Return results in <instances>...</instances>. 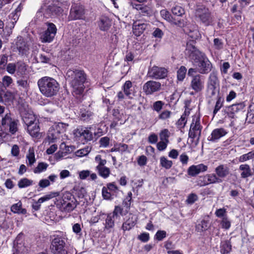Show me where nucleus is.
Wrapping results in <instances>:
<instances>
[{
  "instance_id": "nucleus-1",
  "label": "nucleus",
  "mask_w": 254,
  "mask_h": 254,
  "mask_svg": "<svg viewBox=\"0 0 254 254\" xmlns=\"http://www.w3.org/2000/svg\"><path fill=\"white\" fill-rule=\"evenodd\" d=\"M189 37L191 39L187 43L185 54L189 57L192 62L197 64H206L208 59L204 53L200 52L195 46L194 41L201 38V36L196 25H190L185 30Z\"/></svg>"
},
{
  "instance_id": "nucleus-2",
  "label": "nucleus",
  "mask_w": 254,
  "mask_h": 254,
  "mask_svg": "<svg viewBox=\"0 0 254 254\" xmlns=\"http://www.w3.org/2000/svg\"><path fill=\"white\" fill-rule=\"evenodd\" d=\"M66 76L72 87L73 96L80 99L85 89L84 84L87 82V74L83 70L73 68L67 70Z\"/></svg>"
},
{
  "instance_id": "nucleus-3",
  "label": "nucleus",
  "mask_w": 254,
  "mask_h": 254,
  "mask_svg": "<svg viewBox=\"0 0 254 254\" xmlns=\"http://www.w3.org/2000/svg\"><path fill=\"white\" fill-rule=\"evenodd\" d=\"M45 1L46 3L41 6L35 16V18L39 21H43L45 19L54 16L60 15L63 12V8L59 4L53 2L51 0H46Z\"/></svg>"
},
{
  "instance_id": "nucleus-4",
  "label": "nucleus",
  "mask_w": 254,
  "mask_h": 254,
  "mask_svg": "<svg viewBox=\"0 0 254 254\" xmlns=\"http://www.w3.org/2000/svg\"><path fill=\"white\" fill-rule=\"evenodd\" d=\"M50 249L53 254H70L67 251V238L65 233L59 232L50 236Z\"/></svg>"
},
{
  "instance_id": "nucleus-5",
  "label": "nucleus",
  "mask_w": 254,
  "mask_h": 254,
  "mask_svg": "<svg viewBox=\"0 0 254 254\" xmlns=\"http://www.w3.org/2000/svg\"><path fill=\"white\" fill-rule=\"evenodd\" d=\"M37 84L41 93L47 97L56 95L60 89V84L57 80L48 76L39 79Z\"/></svg>"
},
{
  "instance_id": "nucleus-6",
  "label": "nucleus",
  "mask_w": 254,
  "mask_h": 254,
  "mask_svg": "<svg viewBox=\"0 0 254 254\" xmlns=\"http://www.w3.org/2000/svg\"><path fill=\"white\" fill-rule=\"evenodd\" d=\"M55 204L61 211L70 212L76 208L77 201L72 194L65 192L62 198L55 202Z\"/></svg>"
},
{
  "instance_id": "nucleus-7",
  "label": "nucleus",
  "mask_w": 254,
  "mask_h": 254,
  "mask_svg": "<svg viewBox=\"0 0 254 254\" xmlns=\"http://www.w3.org/2000/svg\"><path fill=\"white\" fill-rule=\"evenodd\" d=\"M18 120L12 119L10 113L6 114L1 119V130L6 134L14 135L18 131Z\"/></svg>"
},
{
  "instance_id": "nucleus-8",
  "label": "nucleus",
  "mask_w": 254,
  "mask_h": 254,
  "mask_svg": "<svg viewBox=\"0 0 254 254\" xmlns=\"http://www.w3.org/2000/svg\"><path fill=\"white\" fill-rule=\"evenodd\" d=\"M91 127L79 126L73 131V134L76 138L83 141V143H87L93 139V135L91 131Z\"/></svg>"
},
{
  "instance_id": "nucleus-9",
  "label": "nucleus",
  "mask_w": 254,
  "mask_h": 254,
  "mask_svg": "<svg viewBox=\"0 0 254 254\" xmlns=\"http://www.w3.org/2000/svg\"><path fill=\"white\" fill-rule=\"evenodd\" d=\"M46 25L47 28L41 34L40 40L42 43H51L56 35L57 29L53 23L47 22Z\"/></svg>"
},
{
  "instance_id": "nucleus-10",
  "label": "nucleus",
  "mask_w": 254,
  "mask_h": 254,
  "mask_svg": "<svg viewBox=\"0 0 254 254\" xmlns=\"http://www.w3.org/2000/svg\"><path fill=\"white\" fill-rule=\"evenodd\" d=\"M32 42L30 39H24L22 37H17L16 42V49L21 55H27L29 53Z\"/></svg>"
},
{
  "instance_id": "nucleus-11",
  "label": "nucleus",
  "mask_w": 254,
  "mask_h": 254,
  "mask_svg": "<svg viewBox=\"0 0 254 254\" xmlns=\"http://www.w3.org/2000/svg\"><path fill=\"white\" fill-rule=\"evenodd\" d=\"M196 182L197 186L204 187L211 184L221 183V181L217 178L216 174L212 173L199 176Z\"/></svg>"
},
{
  "instance_id": "nucleus-12",
  "label": "nucleus",
  "mask_w": 254,
  "mask_h": 254,
  "mask_svg": "<svg viewBox=\"0 0 254 254\" xmlns=\"http://www.w3.org/2000/svg\"><path fill=\"white\" fill-rule=\"evenodd\" d=\"M201 128L202 127L200 123V118L199 117L193 118L190 126L189 137L191 139H194L198 135L197 139V141H198L201 134Z\"/></svg>"
},
{
  "instance_id": "nucleus-13",
  "label": "nucleus",
  "mask_w": 254,
  "mask_h": 254,
  "mask_svg": "<svg viewBox=\"0 0 254 254\" xmlns=\"http://www.w3.org/2000/svg\"><path fill=\"white\" fill-rule=\"evenodd\" d=\"M84 8L79 4H74L70 9L68 18L71 20L84 19Z\"/></svg>"
},
{
  "instance_id": "nucleus-14",
  "label": "nucleus",
  "mask_w": 254,
  "mask_h": 254,
  "mask_svg": "<svg viewBox=\"0 0 254 254\" xmlns=\"http://www.w3.org/2000/svg\"><path fill=\"white\" fill-rule=\"evenodd\" d=\"M19 111L22 120L26 127L35 122H38L39 120H37L33 113L29 111L25 106L20 108Z\"/></svg>"
},
{
  "instance_id": "nucleus-15",
  "label": "nucleus",
  "mask_w": 254,
  "mask_h": 254,
  "mask_svg": "<svg viewBox=\"0 0 254 254\" xmlns=\"http://www.w3.org/2000/svg\"><path fill=\"white\" fill-rule=\"evenodd\" d=\"M245 106L244 102L234 104L231 106L226 107L222 112L224 113V114H227L229 118L233 119L235 118V113L243 110Z\"/></svg>"
},
{
  "instance_id": "nucleus-16",
  "label": "nucleus",
  "mask_w": 254,
  "mask_h": 254,
  "mask_svg": "<svg viewBox=\"0 0 254 254\" xmlns=\"http://www.w3.org/2000/svg\"><path fill=\"white\" fill-rule=\"evenodd\" d=\"M190 87L195 93L201 92L204 88V81L202 76L199 74L192 76Z\"/></svg>"
},
{
  "instance_id": "nucleus-17",
  "label": "nucleus",
  "mask_w": 254,
  "mask_h": 254,
  "mask_svg": "<svg viewBox=\"0 0 254 254\" xmlns=\"http://www.w3.org/2000/svg\"><path fill=\"white\" fill-rule=\"evenodd\" d=\"M148 74L149 76L155 79L164 78L167 75V70L164 67L154 65L149 70Z\"/></svg>"
},
{
  "instance_id": "nucleus-18",
  "label": "nucleus",
  "mask_w": 254,
  "mask_h": 254,
  "mask_svg": "<svg viewBox=\"0 0 254 254\" xmlns=\"http://www.w3.org/2000/svg\"><path fill=\"white\" fill-rule=\"evenodd\" d=\"M161 83L159 82L150 80L143 86V90L147 95L151 94L158 91L161 89Z\"/></svg>"
},
{
  "instance_id": "nucleus-19",
  "label": "nucleus",
  "mask_w": 254,
  "mask_h": 254,
  "mask_svg": "<svg viewBox=\"0 0 254 254\" xmlns=\"http://www.w3.org/2000/svg\"><path fill=\"white\" fill-rule=\"evenodd\" d=\"M208 167L203 164H199L197 165H191L188 169L187 173L191 177H195L201 172L207 171Z\"/></svg>"
},
{
  "instance_id": "nucleus-20",
  "label": "nucleus",
  "mask_w": 254,
  "mask_h": 254,
  "mask_svg": "<svg viewBox=\"0 0 254 254\" xmlns=\"http://www.w3.org/2000/svg\"><path fill=\"white\" fill-rule=\"evenodd\" d=\"M214 174H216L217 178H219L223 182V180L227 177L230 173V169L227 165H220L215 169Z\"/></svg>"
},
{
  "instance_id": "nucleus-21",
  "label": "nucleus",
  "mask_w": 254,
  "mask_h": 254,
  "mask_svg": "<svg viewBox=\"0 0 254 254\" xmlns=\"http://www.w3.org/2000/svg\"><path fill=\"white\" fill-rule=\"evenodd\" d=\"M227 133V132L223 128L214 129L212 131L211 135L208 137V140L211 142H216Z\"/></svg>"
},
{
  "instance_id": "nucleus-22",
  "label": "nucleus",
  "mask_w": 254,
  "mask_h": 254,
  "mask_svg": "<svg viewBox=\"0 0 254 254\" xmlns=\"http://www.w3.org/2000/svg\"><path fill=\"white\" fill-rule=\"evenodd\" d=\"M39 122L33 123L31 125H29L26 128L28 133L32 137H39L40 136V127H39Z\"/></svg>"
},
{
  "instance_id": "nucleus-23",
  "label": "nucleus",
  "mask_w": 254,
  "mask_h": 254,
  "mask_svg": "<svg viewBox=\"0 0 254 254\" xmlns=\"http://www.w3.org/2000/svg\"><path fill=\"white\" fill-rule=\"evenodd\" d=\"M111 21L106 16H102L98 22L100 29L104 31L108 30L111 26Z\"/></svg>"
},
{
  "instance_id": "nucleus-24",
  "label": "nucleus",
  "mask_w": 254,
  "mask_h": 254,
  "mask_svg": "<svg viewBox=\"0 0 254 254\" xmlns=\"http://www.w3.org/2000/svg\"><path fill=\"white\" fill-rule=\"evenodd\" d=\"M201 22L206 26L211 25L213 20L211 14L207 9H204L203 12L199 15Z\"/></svg>"
},
{
  "instance_id": "nucleus-25",
  "label": "nucleus",
  "mask_w": 254,
  "mask_h": 254,
  "mask_svg": "<svg viewBox=\"0 0 254 254\" xmlns=\"http://www.w3.org/2000/svg\"><path fill=\"white\" fill-rule=\"evenodd\" d=\"M136 223L134 218L132 216L123 223L122 229L124 231H129L135 226Z\"/></svg>"
},
{
  "instance_id": "nucleus-26",
  "label": "nucleus",
  "mask_w": 254,
  "mask_h": 254,
  "mask_svg": "<svg viewBox=\"0 0 254 254\" xmlns=\"http://www.w3.org/2000/svg\"><path fill=\"white\" fill-rule=\"evenodd\" d=\"M93 115V112L90 111L89 109L82 108L80 111V119L83 121H87L91 119V117Z\"/></svg>"
},
{
  "instance_id": "nucleus-27",
  "label": "nucleus",
  "mask_w": 254,
  "mask_h": 254,
  "mask_svg": "<svg viewBox=\"0 0 254 254\" xmlns=\"http://www.w3.org/2000/svg\"><path fill=\"white\" fill-rule=\"evenodd\" d=\"M207 86L208 87H219V81L217 77V73L212 72L210 73L208 83Z\"/></svg>"
},
{
  "instance_id": "nucleus-28",
  "label": "nucleus",
  "mask_w": 254,
  "mask_h": 254,
  "mask_svg": "<svg viewBox=\"0 0 254 254\" xmlns=\"http://www.w3.org/2000/svg\"><path fill=\"white\" fill-rule=\"evenodd\" d=\"M146 27L144 23H134L133 25V32L136 36H139L143 33Z\"/></svg>"
},
{
  "instance_id": "nucleus-29",
  "label": "nucleus",
  "mask_w": 254,
  "mask_h": 254,
  "mask_svg": "<svg viewBox=\"0 0 254 254\" xmlns=\"http://www.w3.org/2000/svg\"><path fill=\"white\" fill-rule=\"evenodd\" d=\"M240 170L243 171L241 174V178L245 179L253 175L250 167L248 164H243L240 166Z\"/></svg>"
},
{
  "instance_id": "nucleus-30",
  "label": "nucleus",
  "mask_w": 254,
  "mask_h": 254,
  "mask_svg": "<svg viewBox=\"0 0 254 254\" xmlns=\"http://www.w3.org/2000/svg\"><path fill=\"white\" fill-rule=\"evenodd\" d=\"M209 228V220L202 219L200 223L195 226V230L198 232H203L206 231Z\"/></svg>"
},
{
  "instance_id": "nucleus-31",
  "label": "nucleus",
  "mask_w": 254,
  "mask_h": 254,
  "mask_svg": "<svg viewBox=\"0 0 254 254\" xmlns=\"http://www.w3.org/2000/svg\"><path fill=\"white\" fill-rule=\"evenodd\" d=\"M11 210L14 213L25 214L27 210L22 208V202L19 201L16 203L13 204L11 207Z\"/></svg>"
},
{
  "instance_id": "nucleus-32",
  "label": "nucleus",
  "mask_w": 254,
  "mask_h": 254,
  "mask_svg": "<svg viewBox=\"0 0 254 254\" xmlns=\"http://www.w3.org/2000/svg\"><path fill=\"white\" fill-rule=\"evenodd\" d=\"M96 170L98 171V174L104 179L108 178L110 175V169L105 166H103L100 168L99 166H96Z\"/></svg>"
},
{
  "instance_id": "nucleus-33",
  "label": "nucleus",
  "mask_w": 254,
  "mask_h": 254,
  "mask_svg": "<svg viewBox=\"0 0 254 254\" xmlns=\"http://www.w3.org/2000/svg\"><path fill=\"white\" fill-rule=\"evenodd\" d=\"M114 218L115 217L111 213L108 214L106 216L105 229L109 230L114 227L115 225Z\"/></svg>"
},
{
  "instance_id": "nucleus-34",
  "label": "nucleus",
  "mask_w": 254,
  "mask_h": 254,
  "mask_svg": "<svg viewBox=\"0 0 254 254\" xmlns=\"http://www.w3.org/2000/svg\"><path fill=\"white\" fill-rule=\"evenodd\" d=\"M232 250V246L230 241H225L220 247V252L222 254H228Z\"/></svg>"
},
{
  "instance_id": "nucleus-35",
  "label": "nucleus",
  "mask_w": 254,
  "mask_h": 254,
  "mask_svg": "<svg viewBox=\"0 0 254 254\" xmlns=\"http://www.w3.org/2000/svg\"><path fill=\"white\" fill-rule=\"evenodd\" d=\"M33 182L32 180L24 178L18 181L17 185L19 188L22 189L31 186L33 184Z\"/></svg>"
},
{
  "instance_id": "nucleus-36",
  "label": "nucleus",
  "mask_w": 254,
  "mask_h": 254,
  "mask_svg": "<svg viewBox=\"0 0 254 254\" xmlns=\"http://www.w3.org/2000/svg\"><path fill=\"white\" fill-rule=\"evenodd\" d=\"M212 68V64H198L197 67L198 72L201 74L208 73Z\"/></svg>"
},
{
  "instance_id": "nucleus-37",
  "label": "nucleus",
  "mask_w": 254,
  "mask_h": 254,
  "mask_svg": "<svg viewBox=\"0 0 254 254\" xmlns=\"http://www.w3.org/2000/svg\"><path fill=\"white\" fill-rule=\"evenodd\" d=\"M224 100V98L222 97L219 96L217 97V101L216 103V104L214 107V109L213 111V116H214L216 114V113L220 110V109L222 108V107L223 105Z\"/></svg>"
},
{
  "instance_id": "nucleus-38",
  "label": "nucleus",
  "mask_w": 254,
  "mask_h": 254,
  "mask_svg": "<svg viewBox=\"0 0 254 254\" xmlns=\"http://www.w3.org/2000/svg\"><path fill=\"white\" fill-rule=\"evenodd\" d=\"M9 18L11 19V21L9 23V26L11 30L14 27L15 24L16 23L19 18V15L16 12H12L9 16Z\"/></svg>"
},
{
  "instance_id": "nucleus-39",
  "label": "nucleus",
  "mask_w": 254,
  "mask_h": 254,
  "mask_svg": "<svg viewBox=\"0 0 254 254\" xmlns=\"http://www.w3.org/2000/svg\"><path fill=\"white\" fill-rule=\"evenodd\" d=\"M16 73L20 77H23L24 75L27 74L28 73V70L26 64H19L17 67Z\"/></svg>"
},
{
  "instance_id": "nucleus-40",
  "label": "nucleus",
  "mask_w": 254,
  "mask_h": 254,
  "mask_svg": "<svg viewBox=\"0 0 254 254\" xmlns=\"http://www.w3.org/2000/svg\"><path fill=\"white\" fill-rule=\"evenodd\" d=\"M160 164L161 166L166 169H169L173 165V162L167 159L164 156L160 158Z\"/></svg>"
},
{
  "instance_id": "nucleus-41",
  "label": "nucleus",
  "mask_w": 254,
  "mask_h": 254,
  "mask_svg": "<svg viewBox=\"0 0 254 254\" xmlns=\"http://www.w3.org/2000/svg\"><path fill=\"white\" fill-rule=\"evenodd\" d=\"M49 165L44 162H40L37 166L34 169V173L35 174L40 173L47 170Z\"/></svg>"
},
{
  "instance_id": "nucleus-42",
  "label": "nucleus",
  "mask_w": 254,
  "mask_h": 254,
  "mask_svg": "<svg viewBox=\"0 0 254 254\" xmlns=\"http://www.w3.org/2000/svg\"><path fill=\"white\" fill-rule=\"evenodd\" d=\"M102 194L103 198L106 200H112L113 199L114 194L110 191H108V188L103 187L102 190Z\"/></svg>"
},
{
  "instance_id": "nucleus-43",
  "label": "nucleus",
  "mask_w": 254,
  "mask_h": 254,
  "mask_svg": "<svg viewBox=\"0 0 254 254\" xmlns=\"http://www.w3.org/2000/svg\"><path fill=\"white\" fill-rule=\"evenodd\" d=\"M161 17L169 22H172L173 17L167 9H162L160 12Z\"/></svg>"
},
{
  "instance_id": "nucleus-44",
  "label": "nucleus",
  "mask_w": 254,
  "mask_h": 254,
  "mask_svg": "<svg viewBox=\"0 0 254 254\" xmlns=\"http://www.w3.org/2000/svg\"><path fill=\"white\" fill-rule=\"evenodd\" d=\"M26 158L28 161V164L30 166H32L36 162L34 151L33 149L29 148L28 154L26 155Z\"/></svg>"
},
{
  "instance_id": "nucleus-45",
  "label": "nucleus",
  "mask_w": 254,
  "mask_h": 254,
  "mask_svg": "<svg viewBox=\"0 0 254 254\" xmlns=\"http://www.w3.org/2000/svg\"><path fill=\"white\" fill-rule=\"evenodd\" d=\"M187 72V68L184 66H181L177 71V79L180 81H183Z\"/></svg>"
},
{
  "instance_id": "nucleus-46",
  "label": "nucleus",
  "mask_w": 254,
  "mask_h": 254,
  "mask_svg": "<svg viewBox=\"0 0 254 254\" xmlns=\"http://www.w3.org/2000/svg\"><path fill=\"white\" fill-rule=\"evenodd\" d=\"M106 186V187L108 188V190L114 194L118 193L119 191V188L115 182L108 183Z\"/></svg>"
},
{
  "instance_id": "nucleus-47",
  "label": "nucleus",
  "mask_w": 254,
  "mask_h": 254,
  "mask_svg": "<svg viewBox=\"0 0 254 254\" xmlns=\"http://www.w3.org/2000/svg\"><path fill=\"white\" fill-rule=\"evenodd\" d=\"M170 132L167 129H164L161 131L160 134V137L161 141H166L169 143V139Z\"/></svg>"
},
{
  "instance_id": "nucleus-48",
  "label": "nucleus",
  "mask_w": 254,
  "mask_h": 254,
  "mask_svg": "<svg viewBox=\"0 0 254 254\" xmlns=\"http://www.w3.org/2000/svg\"><path fill=\"white\" fill-rule=\"evenodd\" d=\"M91 151V148L87 147L83 149H79L75 152V155L78 157H82L89 154Z\"/></svg>"
},
{
  "instance_id": "nucleus-49",
  "label": "nucleus",
  "mask_w": 254,
  "mask_h": 254,
  "mask_svg": "<svg viewBox=\"0 0 254 254\" xmlns=\"http://www.w3.org/2000/svg\"><path fill=\"white\" fill-rule=\"evenodd\" d=\"M172 12L173 14L180 16L184 13V10L181 6L176 5L172 8Z\"/></svg>"
},
{
  "instance_id": "nucleus-50",
  "label": "nucleus",
  "mask_w": 254,
  "mask_h": 254,
  "mask_svg": "<svg viewBox=\"0 0 254 254\" xmlns=\"http://www.w3.org/2000/svg\"><path fill=\"white\" fill-rule=\"evenodd\" d=\"M220 224L222 228L226 230L229 229L231 227V222L227 216L222 218Z\"/></svg>"
},
{
  "instance_id": "nucleus-51",
  "label": "nucleus",
  "mask_w": 254,
  "mask_h": 254,
  "mask_svg": "<svg viewBox=\"0 0 254 254\" xmlns=\"http://www.w3.org/2000/svg\"><path fill=\"white\" fill-rule=\"evenodd\" d=\"M247 113V119H250V122H254V104L250 105Z\"/></svg>"
},
{
  "instance_id": "nucleus-52",
  "label": "nucleus",
  "mask_w": 254,
  "mask_h": 254,
  "mask_svg": "<svg viewBox=\"0 0 254 254\" xmlns=\"http://www.w3.org/2000/svg\"><path fill=\"white\" fill-rule=\"evenodd\" d=\"M167 233L165 231L158 230L154 236V239L158 241H161L166 237Z\"/></svg>"
},
{
  "instance_id": "nucleus-53",
  "label": "nucleus",
  "mask_w": 254,
  "mask_h": 254,
  "mask_svg": "<svg viewBox=\"0 0 254 254\" xmlns=\"http://www.w3.org/2000/svg\"><path fill=\"white\" fill-rule=\"evenodd\" d=\"M164 103L161 101H157L153 103L152 109L159 113L162 109Z\"/></svg>"
},
{
  "instance_id": "nucleus-54",
  "label": "nucleus",
  "mask_w": 254,
  "mask_h": 254,
  "mask_svg": "<svg viewBox=\"0 0 254 254\" xmlns=\"http://www.w3.org/2000/svg\"><path fill=\"white\" fill-rule=\"evenodd\" d=\"M112 116L113 117V120L117 121H122L123 114H121L118 109H114L112 110Z\"/></svg>"
},
{
  "instance_id": "nucleus-55",
  "label": "nucleus",
  "mask_w": 254,
  "mask_h": 254,
  "mask_svg": "<svg viewBox=\"0 0 254 254\" xmlns=\"http://www.w3.org/2000/svg\"><path fill=\"white\" fill-rule=\"evenodd\" d=\"M17 84L19 87L22 88L25 91L27 90L29 84L26 79H20L17 80Z\"/></svg>"
},
{
  "instance_id": "nucleus-56",
  "label": "nucleus",
  "mask_w": 254,
  "mask_h": 254,
  "mask_svg": "<svg viewBox=\"0 0 254 254\" xmlns=\"http://www.w3.org/2000/svg\"><path fill=\"white\" fill-rule=\"evenodd\" d=\"M132 83L130 81H127L124 86H123V90L125 94L127 96H129L131 94L129 91V89L131 87Z\"/></svg>"
},
{
  "instance_id": "nucleus-57",
  "label": "nucleus",
  "mask_w": 254,
  "mask_h": 254,
  "mask_svg": "<svg viewBox=\"0 0 254 254\" xmlns=\"http://www.w3.org/2000/svg\"><path fill=\"white\" fill-rule=\"evenodd\" d=\"M197 199V195L195 193H191L188 195L186 200V202L188 204H192L194 203Z\"/></svg>"
},
{
  "instance_id": "nucleus-58",
  "label": "nucleus",
  "mask_w": 254,
  "mask_h": 254,
  "mask_svg": "<svg viewBox=\"0 0 254 254\" xmlns=\"http://www.w3.org/2000/svg\"><path fill=\"white\" fill-rule=\"evenodd\" d=\"M119 214L122 216L126 214H123V208L119 205H117L115 206L114 210L111 214L113 215L115 217H117Z\"/></svg>"
},
{
  "instance_id": "nucleus-59",
  "label": "nucleus",
  "mask_w": 254,
  "mask_h": 254,
  "mask_svg": "<svg viewBox=\"0 0 254 254\" xmlns=\"http://www.w3.org/2000/svg\"><path fill=\"white\" fill-rule=\"evenodd\" d=\"M207 91L210 97L216 95L217 92H219V87H207Z\"/></svg>"
},
{
  "instance_id": "nucleus-60",
  "label": "nucleus",
  "mask_w": 254,
  "mask_h": 254,
  "mask_svg": "<svg viewBox=\"0 0 254 254\" xmlns=\"http://www.w3.org/2000/svg\"><path fill=\"white\" fill-rule=\"evenodd\" d=\"M150 238L149 234L148 233H142L138 236L137 239L143 243L147 242Z\"/></svg>"
},
{
  "instance_id": "nucleus-61",
  "label": "nucleus",
  "mask_w": 254,
  "mask_h": 254,
  "mask_svg": "<svg viewBox=\"0 0 254 254\" xmlns=\"http://www.w3.org/2000/svg\"><path fill=\"white\" fill-rule=\"evenodd\" d=\"M139 10L143 15H149L151 13L150 7L147 5H142Z\"/></svg>"
},
{
  "instance_id": "nucleus-62",
  "label": "nucleus",
  "mask_w": 254,
  "mask_h": 254,
  "mask_svg": "<svg viewBox=\"0 0 254 254\" xmlns=\"http://www.w3.org/2000/svg\"><path fill=\"white\" fill-rule=\"evenodd\" d=\"M252 152L250 151L247 154H245L240 156L239 158V161L241 162L246 161L248 160L252 159L254 158Z\"/></svg>"
},
{
  "instance_id": "nucleus-63",
  "label": "nucleus",
  "mask_w": 254,
  "mask_h": 254,
  "mask_svg": "<svg viewBox=\"0 0 254 254\" xmlns=\"http://www.w3.org/2000/svg\"><path fill=\"white\" fill-rule=\"evenodd\" d=\"M95 160L98 163V165L97 166H99L100 168L104 166L107 163L106 160L102 159L101 158V155H97L95 157Z\"/></svg>"
},
{
  "instance_id": "nucleus-64",
  "label": "nucleus",
  "mask_w": 254,
  "mask_h": 254,
  "mask_svg": "<svg viewBox=\"0 0 254 254\" xmlns=\"http://www.w3.org/2000/svg\"><path fill=\"white\" fill-rule=\"evenodd\" d=\"M110 142V138L107 136H105L100 138L99 140L100 146L106 147H107Z\"/></svg>"
}]
</instances>
